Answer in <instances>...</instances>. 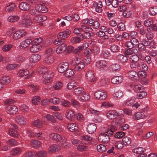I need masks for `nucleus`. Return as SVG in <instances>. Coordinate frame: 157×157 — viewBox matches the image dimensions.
Wrapping results in <instances>:
<instances>
[{"instance_id": "nucleus-6", "label": "nucleus", "mask_w": 157, "mask_h": 157, "mask_svg": "<svg viewBox=\"0 0 157 157\" xmlns=\"http://www.w3.org/2000/svg\"><path fill=\"white\" fill-rule=\"evenodd\" d=\"M128 74V77L133 81H137L139 79V76L137 73L135 71H130Z\"/></svg>"}, {"instance_id": "nucleus-36", "label": "nucleus", "mask_w": 157, "mask_h": 157, "mask_svg": "<svg viewBox=\"0 0 157 157\" xmlns=\"http://www.w3.org/2000/svg\"><path fill=\"white\" fill-rule=\"evenodd\" d=\"M122 142L124 145H128L131 142V139L128 136H125L122 139Z\"/></svg>"}, {"instance_id": "nucleus-32", "label": "nucleus", "mask_w": 157, "mask_h": 157, "mask_svg": "<svg viewBox=\"0 0 157 157\" xmlns=\"http://www.w3.org/2000/svg\"><path fill=\"white\" fill-rule=\"evenodd\" d=\"M64 75L68 78L72 77L74 74V71L71 69L68 68L64 73Z\"/></svg>"}, {"instance_id": "nucleus-13", "label": "nucleus", "mask_w": 157, "mask_h": 157, "mask_svg": "<svg viewBox=\"0 0 157 157\" xmlns=\"http://www.w3.org/2000/svg\"><path fill=\"white\" fill-rule=\"evenodd\" d=\"M54 43L55 45H59V47L64 50V52L67 47V44L65 40H57V39H56L54 42Z\"/></svg>"}, {"instance_id": "nucleus-25", "label": "nucleus", "mask_w": 157, "mask_h": 157, "mask_svg": "<svg viewBox=\"0 0 157 157\" xmlns=\"http://www.w3.org/2000/svg\"><path fill=\"white\" fill-rule=\"evenodd\" d=\"M32 46L30 48V51L32 52H35L39 51L41 49V46L38 45L33 42L31 44Z\"/></svg>"}, {"instance_id": "nucleus-56", "label": "nucleus", "mask_w": 157, "mask_h": 157, "mask_svg": "<svg viewBox=\"0 0 157 157\" xmlns=\"http://www.w3.org/2000/svg\"><path fill=\"white\" fill-rule=\"evenodd\" d=\"M57 38L56 39L57 40H65L67 38L66 36L65 35L64 33L62 32L59 33L57 35Z\"/></svg>"}, {"instance_id": "nucleus-4", "label": "nucleus", "mask_w": 157, "mask_h": 157, "mask_svg": "<svg viewBox=\"0 0 157 157\" xmlns=\"http://www.w3.org/2000/svg\"><path fill=\"white\" fill-rule=\"evenodd\" d=\"M69 64L67 62H63L59 64L58 71L60 73L64 72L68 68Z\"/></svg>"}, {"instance_id": "nucleus-15", "label": "nucleus", "mask_w": 157, "mask_h": 157, "mask_svg": "<svg viewBox=\"0 0 157 157\" xmlns=\"http://www.w3.org/2000/svg\"><path fill=\"white\" fill-rule=\"evenodd\" d=\"M107 116L109 119H113L116 118L117 117L119 116L118 113L115 110L109 111L107 113Z\"/></svg>"}, {"instance_id": "nucleus-18", "label": "nucleus", "mask_w": 157, "mask_h": 157, "mask_svg": "<svg viewBox=\"0 0 157 157\" xmlns=\"http://www.w3.org/2000/svg\"><path fill=\"white\" fill-rule=\"evenodd\" d=\"M96 124L94 123L89 124L87 128V132L89 134H92L94 132L96 129Z\"/></svg>"}, {"instance_id": "nucleus-47", "label": "nucleus", "mask_w": 157, "mask_h": 157, "mask_svg": "<svg viewBox=\"0 0 157 157\" xmlns=\"http://www.w3.org/2000/svg\"><path fill=\"white\" fill-rule=\"evenodd\" d=\"M37 71L40 74H44L48 71L47 68L43 66L41 67L38 68L37 70Z\"/></svg>"}, {"instance_id": "nucleus-38", "label": "nucleus", "mask_w": 157, "mask_h": 157, "mask_svg": "<svg viewBox=\"0 0 157 157\" xmlns=\"http://www.w3.org/2000/svg\"><path fill=\"white\" fill-rule=\"evenodd\" d=\"M15 9V5L14 3H11L10 5L6 6V10L8 12H10L13 11Z\"/></svg>"}, {"instance_id": "nucleus-37", "label": "nucleus", "mask_w": 157, "mask_h": 157, "mask_svg": "<svg viewBox=\"0 0 157 157\" xmlns=\"http://www.w3.org/2000/svg\"><path fill=\"white\" fill-rule=\"evenodd\" d=\"M29 73V71L27 69L21 70L17 73V75L19 77L24 76L27 75Z\"/></svg>"}, {"instance_id": "nucleus-23", "label": "nucleus", "mask_w": 157, "mask_h": 157, "mask_svg": "<svg viewBox=\"0 0 157 157\" xmlns=\"http://www.w3.org/2000/svg\"><path fill=\"white\" fill-rule=\"evenodd\" d=\"M47 19V17L44 15H37L35 17L33 20L34 22L40 23L45 21Z\"/></svg>"}, {"instance_id": "nucleus-24", "label": "nucleus", "mask_w": 157, "mask_h": 157, "mask_svg": "<svg viewBox=\"0 0 157 157\" xmlns=\"http://www.w3.org/2000/svg\"><path fill=\"white\" fill-rule=\"evenodd\" d=\"M32 40L30 39H27L23 41L21 43L20 47L22 48H25L28 47L30 44H32Z\"/></svg>"}, {"instance_id": "nucleus-2", "label": "nucleus", "mask_w": 157, "mask_h": 157, "mask_svg": "<svg viewBox=\"0 0 157 157\" xmlns=\"http://www.w3.org/2000/svg\"><path fill=\"white\" fill-rule=\"evenodd\" d=\"M110 136L105 132L101 133L98 137V139L102 143L107 144L110 141V138L109 136Z\"/></svg>"}, {"instance_id": "nucleus-30", "label": "nucleus", "mask_w": 157, "mask_h": 157, "mask_svg": "<svg viewBox=\"0 0 157 157\" xmlns=\"http://www.w3.org/2000/svg\"><path fill=\"white\" fill-rule=\"evenodd\" d=\"M90 30H89V31H87V29H85L83 30L84 32V33L83 34H81L80 35V36H81V40H83L84 39H88L90 36V34L89 33V32Z\"/></svg>"}, {"instance_id": "nucleus-8", "label": "nucleus", "mask_w": 157, "mask_h": 157, "mask_svg": "<svg viewBox=\"0 0 157 157\" xmlns=\"http://www.w3.org/2000/svg\"><path fill=\"white\" fill-rule=\"evenodd\" d=\"M84 55L86 56L85 57L86 63L87 64H89L91 62V56L93 54L91 50L89 49H86L84 52Z\"/></svg>"}, {"instance_id": "nucleus-48", "label": "nucleus", "mask_w": 157, "mask_h": 157, "mask_svg": "<svg viewBox=\"0 0 157 157\" xmlns=\"http://www.w3.org/2000/svg\"><path fill=\"white\" fill-rule=\"evenodd\" d=\"M30 144L33 147H39L40 145V141L36 140H34L31 142Z\"/></svg>"}, {"instance_id": "nucleus-10", "label": "nucleus", "mask_w": 157, "mask_h": 157, "mask_svg": "<svg viewBox=\"0 0 157 157\" xmlns=\"http://www.w3.org/2000/svg\"><path fill=\"white\" fill-rule=\"evenodd\" d=\"M53 74L52 71H47L43 75V77L45 80V84H47L50 82V80L52 78Z\"/></svg>"}, {"instance_id": "nucleus-40", "label": "nucleus", "mask_w": 157, "mask_h": 157, "mask_svg": "<svg viewBox=\"0 0 157 157\" xmlns=\"http://www.w3.org/2000/svg\"><path fill=\"white\" fill-rule=\"evenodd\" d=\"M84 92L83 89L80 87H78L74 89L75 94L78 96H79Z\"/></svg>"}, {"instance_id": "nucleus-64", "label": "nucleus", "mask_w": 157, "mask_h": 157, "mask_svg": "<svg viewBox=\"0 0 157 157\" xmlns=\"http://www.w3.org/2000/svg\"><path fill=\"white\" fill-rule=\"evenodd\" d=\"M146 92L144 91H141L140 92L139 94L137 95V98L139 99H142L147 95Z\"/></svg>"}, {"instance_id": "nucleus-14", "label": "nucleus", "mask_w": 157, "mask_h": 157, "mask_svg": "<svg viewBox=\"0 0 157 157\" xmlns=\"http://www.w3.org/2000/svg\"><path fill=\"white\" fill-rule=\"evenodd\" d=\"M49 138L56 142H60L63 140L62 137L59 135L55 133H52L49 136Z\"/></svg>"}, {"instance_id": "nucleus-39", "label": "nucleus", "mask_w": 157, "mask_h": 157, "mask_svg": "<svg viewBox=\"0 0 157 157\" xmlns=\"http://www.w3.org/2000/svg\"><path fill=\"white\" fill-rule=\"evenodd\" d=\"M19 19V17L18 16H10L9 17L8 20L9 22H13L17 21Z\"/></svg>"}, {"instance_id": "nucleus-31", "label": "nucleus", "mask_w": 157, "mask_h": 157, "mask_svg": "<svg viewBox=\"0 0 157 157\" xmlns=\"http://www.w3.org/2000/svg\"><path fill=\"white\" fill-rule=\"evenodd\" d=\"M81 96L78 98L79 100L81 101H85L88 100L90 98V96L88 94L85 92H83Z\"/></svg>"}, {"instance_id": "nucleus-60", "label": "nucleus", "mask_w": 157, "mask_h": 157, "mask_svg": "<svg viewBox=\"0 0 157 157\" xmlns=\"http://www.w3.org/2000/svg\"><path fill=\"white\" fill-rule=\"evenodd\" d=\"M149 12L151 15L153 16L155 15L157 13V6L151 7Z\"/></svg>"}, {"instance_id": "nucleus-53", "label": "nucleus", "mask_w": 157, "mask_h": 157, "mask_svg": "<svg viewBox=\"0 0 157 157\" xmlns=\"http://www.w3.org/2000/svg\"><path fill=\"white\" fill-rule=\"evenodd\" d=\"M111 68L113 71H118L120 68V66L118 63L113 64L111 66Z\"/></svg>"}, {"instance_id": "nucleus-5", "label": "nucleus", "mask_w": 157, "mask_h": 157, "mask_svg": "<svg viewBox=\"0 0 157 157\" xmlns=\"http://www.w3.org/2000/svg\"><path fill=\"white\" fill-rule=\"evenodd\" d=\"M94 96L96 99L103 100L106 98L107 93L105 92L98 90L94 93Z\"/></svg>"}, {"instance_id": "nucleus-22", "label": "nucleus", "mask_w": 157, "mask_h": 157, "mask_svg": "<svg viewBox=\"0 0 157 157\" xmlns=\"http://www.w3.org/2000/svg\"><path fill=\"white\" fill-rule=\"evenodd\" d=\"M66 115L67 118L71 121L75 118V115L73 111L71 110H67L66 111Z\"/></svg>"}, {"instance_id": "nucleus-58", "label": "nucleus", "mask_w": 157, "mask_h": 157, "mask_svg": "<svg viewBox=\"0 0 157 157\" xmlns=\"http://www.w3.org/2000/svg\"><path fill=\"white\" fill-rule=\"evenodd\" d=\"M151 43V42L148 40H146V39H144L143 41H142V43L138 45V47L140 48H141V45L143 46L144 47L145 46H147L150 45Z\"/></svg>"}, {"instance_id": "nucleus-54", "label": "nucleus", "mask_w": 157, "mask_h": 157, "mask_svg": "<svg viewBox=\"0 0 157 157\" xmlns=\"http://www.w3.org/2000/svg\"><path fill=\"white\" fill-rule=\"evenodd\" d=\"M97 149L98 152L101 153L105 151L106 148L104 145L100 144L97 146Z\"/></svg>"}, {"instance_id": "nucleus-34", "label": "nucleus", "mask_w": 157, "mask_h": 157, "mask_svg": "<svg viewBox=\"0 0 157 157\" xmlns=\"http://www.w3.org/2000/svg\"><path fill=\"white\" fill-rule=\"evenodd\" d=\"M144 117V115L143 113L138 112L134 114V119L135 120H138L142 119Z\"/></svg>"}, {"instance_id": "nucleus-7", "label": "nucleus", "mask_w": 157, "mask_h": 157, "mask_svg": "<svg viewBox=\"0 0 157 157\" xmlns=\"http://www.w3.org/2000/svg\"><path fill=\"white\" fill-rule=\"evenodd\" d=\"M26 32L23 30H21L16 32L13 35V37L15 40H18L26 34Z\"/></svg>"}, {"instance_id": "nucleus-46", "label": "nucleus", "mask_w": 157, "mask_h": 157, "mask_svg": "<svg viewBox=\"0 0 157 157\" xmlns=\"http://www.w3.org/2000/svg\"><path fill=\"white\" fill-rule=\"evenodd\" d=\"M33 125L37 127L41 128L42 126V123L40 120L38 119L34 121Z\"/></svg>"}, {"instance_id": "nucleus-17", "label": "nucleus", "mask_w": 157, "mask_h": 157, "mask_svg": "<svg viewBox=\"0 0 157 157\" xmlns=\"http://www.w3.org/2000/svg\"><path fill=\"white\" fill-rule=\"evenodd\" d=\"M19 7L21 10L26 11L30 9V6L27 2H22L19 4Z\"/></svg>"}, {"instance_id": "nucleus-20", "label": "nucleus", "mask_w": 157, "mask_h": 157, "mask_svg": "<svg viewBox=\"0 0 157 157\" xmlns=\"http://www.w3.org/2000/svg\"><path fill=\"white\" fill-rule=\"evenodd\" d=\"M125 120L123 117H119L112 121V123L115 124V126H119L125 122Z\"/></svg>"}, {"instance_id": "nucleus-16", "label": "nucleus", "mask_w": 157, "mask_h": 157, "mask_svg": "<svg viewBox=\"0 0 157 157\" xmlns=\"http://www.w3.org/2000/svg\"><path fill=\"white\" fill-rule=\"evenodd\" d=\"M85 29H87V31H89V30H91L92 29L90 27H87L85 25H82L81 26V28L75 29L74 30V33L76 34H81V32Z\"/></svg>"}, {"instance_id": "nucleus-1", "label": "nucleus", "mask_w": 157, "mask_h": 157, "mask_svg": "<svg viewBox=\"0 0 157 157\" xmlns=\"http://www.w3.org/2000/svg\"><path fill=\"white\" fill-rule=\"evenodd\" d=\"M32 22L30 16L27 15L22 17L20 22V24L23 27L29 26L32 24Z\"/></svg>"}, {"instance_id": "nucleus-50", "label": "nucleus", "mask_w": 157, "mask_h": 157, "mask_svg": "<svg viewBox=\"0 0 157 157\" xmlns=\"http://www.w3.org/2000/svg\"><path fill=\"white\" fill-rule=\"evenodd\" d=\"M87 43H85V44H83L82 46H79L77 48L75 49L73 51V53L75 54H77L78 53L80 52L84 49V46L83 45L86 44Z\"/></svg>"}, {"instance_id": "nucleus-43", "label": "nucleus", "mask_w": 157, "mask_h": 157, "mask_svg": "<svg viewBox=\"0 0 157 157\" xmlns=\"http://www.w3.org/2000/svg\"><path fill=\"white\" fill-rule=\"evenodd\" d=\"M21 151V149L19 147L14 148L10 151L11 154L13 155H17L20 153Z\"/></svg>"}, {"instance_id": "nucleus-41", "label": "nucleus", "mask_w": 157, "mask_h": 157, "mask_svg": "<svg viewBox=\"0 0 157 157\" xmlns=\"http://www.w3.org/2000/svg\"><path fill=\"white\" fill-rule=\"evenodd\" d=\"M145 149L144 148L138 147L135 148L132 150V152L136 154H140L143 153Z\"/></svg>"}, {"instance_id": "nucleus-21", "label": "nucleus", "mask_w": 157, "mask_h": 157, "mask_svg": "<svg viewBox=\"0 0 157 157\" xmlns=\"http://www.w3.org/2000/svg\"><path fill=\"white\" fill-rule=\"evenodd\" d=\"M123 77L121 76L113 77L111 80L112 83L113 84H118L123 81Z\"/></svg>"}, {"instance_id": "nucleus-52", "label": "nucleus", "mask_w": 157, "mask_h": 157, "mask_svg": "<svg viewBox=\"0 0 157 157\" xmlns=\"http://www.w3.org/2000/svg\"><path fill=\"white\" fill-rule=\"evenodd\" d=\"M36 155L39 157H45L47 156V152L44 151H38L36 153Z\"/></svg>"}, {"instance_id": "nucleus-57", "label": "nucleus", "mask_w": 157, "mask_h": 157, "mask_svg": "<svg viewBox=\"0 0 157 157\" xmlns=\"http://www.w3.org/2000/svg\"><path fill=\"white\" fill-rule=\"evenodd\" d=\"M46 118L48 121H50L53 123L56 122V120L55 117L52 115L47 114L45 116Z\"/></svg>"}, {"instance_id": "nucleus-61", "label": "nucleus", "mask_w": 157, "mask_h": 157, "mask_svg": "<svg viewBox=\"0 0 157 157\" xmlns=\"http://www.w3.org/2000/svg\"><path fill=\"white\" fill-rule=\"evenodd\" d=\"M62 86L63 83L60 82L55 83L53 85V87L55 90H58L61 88Z\"/></svg>"}, {"instance_id": "nucleus-51", "label": "nucleus", "mask_w": 157, "mask_h": 157, "mask_svg": "<svg viewBox=\"0 0 157 157\" xmlns=\"http://www.w3.org/2000/svg\"><path fill=\"white\" fill-rule=\"evenodd\" d=\"M9 133L10 136L14 137H17L18 136V133L15 129H11L9 130Z\"/></svg>"}, {"instance_id": "nucleus-42", "label": "nucleus", "mask_w": 157, "mask_h": 157, "mask_svg": "<svg viewBox=\"0 0 157 157\" xmlns=\"http://www.w3.org/2000/svg\"><path fill=\"white\" fill-rule=\"evenodd\" d=\"M110 50L113 52H117L120 50L119 47L117 44H112L110 47Z\"/></svg>"}, {"instance_id": "nucleus-11", "label": "nucleus", "mask_w": 157, "mask_h": 157, "mask_svg": "<svg viewBox=\"0 0 157 157\" xmlns=\"http://www.w3.org/2000/svg\"><path fill=\"white\" fill-rule=\"evenodd\" d=\"M116 59L118 63H126L128 60L127 56L121 54L117 55L116 57Z\"/></svg>"}, {"instance_id": "nucleus-59", "label": "nucleus", "mask_w": 157, "mask_h": 157, "mask_svg": "<svg viewBox=\"0 0 157 157\" xmlns=\"http://www.w3.org/2000/svg\"><path fill=\"white\" fill-rule=\"evenodd\" d=\"M74 47L72 46H69L68 47H66V50H65L64 54L65 55L71 53L72 52H73Z\"/></svg>"}, {"instance_id": "nucleus-27", "label": "nucleus", "mask_w": 157, "mask_h": 157, "mask_svg": "<svg viewBox=\"0 0 157 157\" xmlns=\"http://www.w3.org/2000/svg\"><path fill=\"white\" fill-rule=\"evenodd\" d=\"M107 63L105 60H101L97 62L96 66L99 68H104L107 66Z\"/></svg>"}, {"instance_id": "nucleus-28", "label": "nucleus", "mask_w": 157, "mask_h": 157, "mask_svg": "<svg viewBox=\"0 0 157 157\" xmlns=\"http://www.w3.org/2000/svg\"><path fill=\"white\" fill-rule=\"evenodd\" d=\"M85 67V64L83 62H81V60L78 62V63L75 66L74 69L76 71H80L82 70Z\"/></svg>"}, {"instance_id": "nucleus-44", "label": "nucleus", "mask_w": 157, "mask_h": 157, "mask_svg": "<svg viewBox=\"0 0 157 157\" xmlns=\"http://www.w3.org/2000/svg\"><path fill=\"white\" fill-rule=\"evenodd\" d=\"M46 57L45 59V63L48 64H50L53 62L54 57L53 56L50 55L48 56H46Z\"/></svg>"}, {"instance_id": "nucleus-26", "label": "nucleus", "mask_w": 157, "mask_h": 157, "mask_svg": "<svg viewBox=\"0 0 157 157\" xmlns=\"http://www.w3.org/2000/svg\"><path fill=\"white\" fill-rule=\"evenodd\" d=\"M40 56L38 54H34L30 58V61L32 63L37 62L40 59Z\"/></svg>"}, {"instance_id": "nucleus-12", "label": "nucleus", "mask_w": 157, "mask_h": 157, "mask_svg": "<svg viewBox=\"0 0 157 157\" xmlns=\"http://www.w3.org/2000/svg\"><path fill=\"white\" fill-rule=\"evenodd\" d=\"M36 8V10L41 13H44L48 11L47 8L44 3L37 5Z\"/></svg>"}, {"instance_id": "nucleus-3", "label": "nucleus", "mask_w": 157, "mask_h": 157, "mask_svg": "<svg viewBox=\"0 0 157 157\" xmlns=\"http://www.w3.org/2000/svg\"><path fill=\"white\" fill-rule=\"evenodd\" d=\"M6 111L8 113L14 115L18 112V109L16 106L13 105H9L6 107Z\"/></svg>"}, {"instance_id": "nucleus-49", "label": "nucleus", "mask_w": 157, "mask_h": 157, "mask_svg": "<svg viewBox=\"0 0 157 157\" xmlns=\"http://www.w3.org/2000/svg\"><path fill=\"white\" fill-rule=\"evenodd\" d=\"M80 60H81L80 58H76L74 59L71 60L70 62V64L72 66L74 67L75 66H76L77 64L78 63V62L80 61Z\"/></svg>"}, {"instance_id": "nucleus-29", "label": "nucleus", "mask_w": 157, "mask_h": 157, "mask_svg": "<svg viewBox=\"0 0 157 157\" xmlns=\"http://www.w3.org/2000/svg\"><path fill=\"white\" fill-rule=\"evenodd\" d=\"M67 127L68 129L71 132H75L78 129V127L75 123H69Z\"/></svg>"}, {"instance_id": "nucleus-45", "label": "nucleus", "mask_w": 157, "mask_h": 157, "mask_svg": "<svg viewBox=\"0 0 157 157\" xmlns=\"http://www.w3.org/2000/svg\"><path fill=\"white\" fill-rule=\"evenodd\" d=\"M1 82L2 84H7L9 83L10 82V78L8 76L2 77L1 78Z\"/></svg>"}, {"instance_id": "nucleus-33", "label": "nucleus", "mask_w": 157, "mask_h": 157, "mask_svg": "<svg viewBox=\"0 0 157 157\" xmlns=\"http://www.w3.org/2000/svg\"><path fill=\"white\" fill-rule=\"evenodd\" d=\"M117 126H114L112 125L110 127L109 129H108L105 131V132L109 134L110 136H112L113 134V132H115L117 130Z\"/></svg>"}, {"instance_id": "nucleus-19", "label": "nucleus", "mask_w": 157, "mask_h": 157, "mask_svg": "<svg viewBox=\"0 0 157 157\" xmlns=\"http://www.w3.org/2000/svg\"><path fill=\"white\" fill-rule=\"evenodd\" d=\"M15 121L18 124L21 125H24L26 123L25 119L23 116L21 115L16 116Z\"/></svg>"}, {"instance_id": "nucleus-55", "label": "nucleus", "mask_w": 157, "mask_h": 157, "mask_svg": "<svg viewBox=\"0 0 157 157\" xmlns=\"http://www.w3.org/2000/svg\"><path fill=\"white\" fill-rule=\"evenodd\" d=\"M80 36L77 37H73L71 38L70 40L71 42L73 44H75L79 43L82 40Z\"/></svg>"}, {"instance_id": "nucleus-9", "label": "nucleus", "mask_w": 157, "mask_h": 157, "mask_svg": "<svg viewBox=\"0 0 157 157\" xmlns=\"http://www.w3.org/2000/svg\"><path fill=\"white\" fill-rule=\"evenodd\" d=\"M87 80L90 82H93L95 80V77L94 72L91 70L88 71L86 75Z\"/></svg>"}, {"instance_id": "nucleus-62", "label": "nucleus", "mask_w": 157, "mask_h": 157, "mask_svg": "<svg viewBox=\"0 0 157 157\" xmlns=\"http://www.w3.org/2000/svg\"><path fill=\"white\" fill-rule=\"evenodd\" d=\"M147 29L148 31H157V24H152L151 26L147 28Z\"/></svg>"}, {"instance_id": "nucleus-35", "label": "nucleus", "mask_w": 157, "mask_h": 157, "mask_svg": "<svg viewBox=\"0 0 157 157\" xmlns=\"http://www.w3.org/2000/svg\"><path fill=\"white\" fill-rule=\"evenodd\" d=\"M48 150L52 152H56L59 150V146L56 144H53L49 148Z\"/></svg>"}, {"instance_id": "nucleus-63", "label": "nucleus", "mask_w": 157, "mask_h": 157, "mask_svg": "<svg viewBox=\"0 0 157 157\" xmlns=\"http://www.w3.org/2000/svg\"><path fill=\"white\" fill-rule=\"evenodd\" d=\"M7 144L10 146H14L17 145V142L14 139H9L7 141Z\"/></svg>"}]
</instances>
